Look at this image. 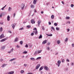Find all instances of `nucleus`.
<instances>
[{"label": "nucleus", "mask_w": 74, "mask_h": 74, "mask_svg": "<svg viewBox=\"0 0 74 74\" xmlns=\"http://www.w3.org/2000/svg\"><path fill=\"white\" fill-rule=\"evenodd\" d=\"M34 30H36V28H34Z\"/></svg>", "instance_id": "13d9d810"}, {"label": "nucleus", "mask_w": 74, "mask_h": 74, "mask_svg": "<svg viewBox=\"0 0 74 74\" xmlns=\"http://www.w3.org/2000/svg\"><path fill=\"white\" fill-rule=\"evenodd\" d=\"M10 61H11V62H12V61H13L12 59H11L10 60Z\"/></svg>", "instance_id": "69168bd1"}, {"label": "nucleus", "mask_w": 74, "mask_h": 74, "mask_svg": "<svg viewBox=\"0 0 74 74\" xmlns=\"http://www.w3.org/2000/svg\"><path fill=\"white\" fill-rule=\"evenodd\" d=\"M35 34H37V31L36 30V31L35 32Z\"/></svg>", "instance_id": "79ce46f5"}, {"label": "nucleus", "mask_w": 74, "mask_h": 74, "mask_svg": "<svg viewBox=\"0 0 74 74\" xmlns=\"http://www.w3.org/2000/svg\"><path fill=\"white\" fill-rule=\"evenodd\" d=\"M14 73V71H12L11 72H9L8 73V74H12L13 73Z\"/></svg>", "instance_id": "9d476101"}, {"label": "nucleus", "mask_w": 74, "mask_h": 74, "mask_svg": "<svg viewBox=\"0 0 74 74\" xmlns=\"http://www.w3.org/2000/svg\"><path fill=\"white\" fill-rule=\"evenodd\" d=\"M43 13H44V12L42 11L41 12V14H43Z\"/></svg>", "instance_id": "774afa93"}, {"label": "nucleus", "mask_w": 74, "mask_h": 74, "mask_svg": "<svg viewBox=\"0 0 74 74\" xmlns=\"http://www.w3.org/2000/svg\"><path fill=\"white\" fill-rule=\"evenodd\" d=\"M66 19H70V17H67L66 18Z\"/></svg>", "instance_id": "58836bf2"}, {"label": "nucleus", "mask_w": 74, "mask_h": 74, "mask_svg": "<svg viewBox=\"0 0 74 74\" xmlns=\"http://www.w3.org/2000/svg\"><path fill=\"white\" fill-rule=\"evenodd\" d=\"M54 26H57V25H58V24H57V23H54Z\"/></svg>", "instance_id": "2f4dec72"}, {"label": "nucleus", "mask_w": 74, "mask_h": 74, "mask_svg": "<svg viewBox=\"0 0 74 74\" xmlns=\"http://www.w3.org/2000/svg\"><path fill=\"white\" fill-rule=\"evenodd\" d=\"M2 16V14H0V17H1Z\"/></svg>", "instance_id": "052dcab7"}, {"label": "nucleus", "mask_w": 74, "mask_h": 74, "mask_svg": "<svg viewBox=\"0 0 74 74\" xmlns=\"http://www.w3.org/2000/svg\"><path fill=\"white\" fill-rule=\"evenodd\" d=\"M31 8H34V6L33 5H31V6H30Z\"/></svg>", "instance_id": "f3484780"}, {"label": "nucleus", "mask_w": 74, "mask_h": 74, "mask_svg": "<svg viewBox=\"0 0 74 74\" xmlns=\"http://www.w3.org/2000/svg\"><path fill=\"white\" fill-rule=\"evenodd\" d=\"M47 45H50V42H49L47 43Z\"/></svg>", "instance_id": "a18cd8bd"}, {"label": "nucleus", "mask_w": 74, "mask_h": 74, "mask_svg": "<svg viewBox=\"0 0 74 74\" xmlns=\"http://www.w3.org/2000/svg\"><path fill=\"white\" fill-rule=\"evenodd\" d=\"M71 7H74V5H73V4H71Z\"/></svg>", "instance_id": "4c0bfd02"}, {"label": "nucleus", "mask_w": 74, "mask_h": 74, "mask_svg": "<svg viewBox=\"0 0 74 74\" xmlns=\"http://www.w3.org/2000/svg\"><path fill=\"white\" fill-rule=\"evenodd\" d=\"M13 51H14V49H12L11 51V52H13Z\"/></svg>", "instance_id": "49530a36"}, {"label": "nucleus", "mask_w": 74, "mask_h": 74, "mask_svg": "<svg viewBox=\"0 0 74 74\" xmlns=\"http://www.w3.org/2000/svg\"><path fill=\"white\" fill-rule=\"evenodd\" d=\"M31 23H32V24H33V23H35V21H34V19H32L31 21Z\"/></svg>", "instance_id": "39448f33"}, {"label": "nucleus", "mask_w": 74, "mask_h": 74, "mask_svg": "<svg viewBox=\"0 0 74 74\" xmlns=\"http://www.w3.org/2000/svg\"><path fill=\"white\" fill-rule=\"evenodd\" d=\"M24 71L23 70H22L21 71V74H22L23 73H24Z\"/></svg>", "instance_id": "393cba45"}, {"label": "nucleus", "mask_w": 74, "mask_h": 74, "mask_svg": "<svg viewBox=\"0 0 74 74\" xmlns=\"http://www.w3.org/2000/svg\"><path fill=\"white\" fill-rule=\"evenodd\" d=\"M72 64V66H74V63H71Z\"/></svg>", "instance_id": "680f3d73"}, {"label": "nucleus", "mask_w": 74, "mask_h": 74, "mask_svg": "<svg viewBox=\"0 0 74 74\" xmlns=\"http://www.w3.org/2000/svg\"><path fill=\"white\" fill-rule=\"evenodd\" d=\"M25 7V4L23 3L21 5V8L22 9V10H23V8H24Z\"/></svg>", "instance_id": "f03ea898"}, {"label": "nucleus", "mask_w": 74, "mask_h": 74, "mask_svg": "<svg viewBox=\"0 0 74 74\" xmlns=\"http://www.w3.org/2000/svg\"><path fill=\"white\" fill-rule=\"evenodd\" d=\"M7 6V5H5L4 7H3L1 9V10H4V8H5V7H6V6Z\"/></svg>", "instance_id": "6ab92c4d"}, {"label": "nucleus", "mask_w": 74, "mask_h": 74, "mask_svg": "<svg viewBox=\"0 0 74 74\" xmlns=\"http://www.w3.org/2000/svg\"><path fill=\"white\" fill-rule=\"evenodd\" d=\"M27 74H33V73H28Z\"/></svg>", "instance_id": "5fc2aeb1"}, {"label": "nucleus", "mask_w": 74, "mask_h": 74, "mask_svg": "<svg viewBox=\"0 0 74 74\" xmlns=\"http://www.w3.org/2000/svg\"><path fill=\"white\" fill-rule=\"evenodd\" d=\"M66 61L67 62H69L70 60L69 59H67V60H66Z\"/></svg>", "instance_id": "ea45409f"}, {"label": "nucleus", "mask_w": 74, "mask_h": 74, "mask_svg": "<svg viewBox=\"0 0 74 74\" xmlns=\"http://www.w3.org/2000/svg\"><path fill=\"white\" fill-rule=\"evenodd\" d=\"M16 47H17V48H20V46L18 45H17L16 46Z\"/></svg>", "instance_id": "864d4df0"}, {"label": "nucleus", "mask_w": 74, "mask_h": 74, "mask_svg": "<svg viewBox=\"0 0 74 74\" xmlns=\"http://www.w3.org/2000/svg\"><path fill=\"white\" fill-rule=\"evenodd\" d=\"M67 32H69V31H70V29H67Z\"/></svg>", "instance_id": "bf43d9fd"}, {"label": "nucleus", "mask_w": 74, "mask_h": 74, "mask_svg": "<svg viewBox=\"0 0 74 74\" xmlns=\"http://www.w3.org/2000/svg\"><path fill=\"white\" fill-rule=\"evenodd\" d=\"M42 35H41L40 36H39V39H40V38H42Z\"/></svg>", "instance_id": "4be33fe9"}, {"label": "nucleus", "mask_w": 74, "mask_h": 74, "mask_svg": "<svg viewBox=\"0 0 74 74\" xmlns=\"http://www.w3.org/2000/svg\"><path fill=\"white\" fill-rule=\"evenodd\" d=\"M3 31V28L1 27L0 28V32H1Z\"/></svg>", "instance_id": "aec40b11"}, {"label": "nucleus", "mask_w": 74, "mask_h": 74, "mask_svg": "<svg viewBox=\"0 0 74 74\" xmlns=\"http://www.w3.org/2000/svg\"><path fill=\"white\" fill-rule=\"evenodd\" d=\"M25 47H28V45H26L25 46Z\"/></svg>", "instance_id": "4d7b16f0"}, {"label": "nucleus", "mask_w": 74, "mask_h": 74, "mask_svg": "<svg viewBox=\"0 0 74 74\" xmlns=\"http://www.w3.org/2000/svg\"><path fill=\"white\" fill-rule=\"evenodd\" d=\"M11 10H12V8H11V7H10L9 8L8 10L9 11H11Z\"/></svg>", "instance_id": "dca6fc26"}, {"label": "nucleus", "mask_w": 74, "mask_h": 74, "mask_svg": "<svg viewBox=\"0 0 74 74\" xmlns=\"http://www.w3.org/2000/svg\"><path fill=\"white\" fill-rule=\"evenodd\" d=\"M33 35H34V33H32L31 34V35L33 36Z\"/></svg>", "instance_id": "a19ab883"}, {"label": "nucleus", "mask_w": 74, "mask_h": 74, "mask_svg": "<svg viewBox=\"0 0 74 74\" xmlns=\"http://www.w3.org/2000/svg\"><path fill=\"white\" fill-rule=\"evenodd\" d=\"M31 60H34V58H31Z\"/></svg>", "instance_id": "c03bdc74"}, {"label": "nucleus", "mask_w": 74, "mask_h": 74, "mask_svg": "<svg viewBox=\"0 0 74 74\" xmlns=\"http://www.w3.org/2000/svg\"><path fill=\"white\" fill-rule=\"evenodd\" d=\"M60 41L58 40L57 41V44H60Z\"/></svg>", "instance_id": "7c9ffc66"}, {"label": "nucleus", "mask_w": 74, "mask_h": 74, "mask_svg": "<svg viewBox=\"0 0 74 74\" xmlns=\"http://www.w3.org/2000/svg\"><path fill=\"white\" fill-rule=\"evenodd\" d=\"M20 43L21 45H22V44H23V41H20Z\"/></svg>", "instance_id": "f704fd0d"}, {"label": "nucleus", "mask_w": 74, "mask_h": 74, "mask_svg": "<svg viewBox=\"0 0 74 74\" xmlns=\"http://www.w3.org/2000/svg\"><path fill=\"white\" fill-rule=\"evenodd\" d=\"M37 52H38V51H36L35 52V54H37Z\"/></svg>", "instance_id": "09e8293b"}, {"label": "nucleus", "mask_w": 74, "mask_h": 74, "mask_svg": "<svg viewBox=\"0 0 74 74\" xmlns=\"http://www.w3.org/2000/svg\"><path fill=\"white\" fill-rule=\"evenodd\" d=\"M40 66V64H38L36 66V69H38L39 68V67Z\"/></svg>", "instance_id": "20e7f679"}, {"label": "nucleus", "mask_w": 74, "mask_h": 74, "mask_svg": "<svg viewBox=\"0 0 74 74\" xmlns=\"http://www.w3.org/2000/svg\"><path fill=\"white\" fill-rule=\"evenodd\" d=\"M5 46H1V48L2 49H5Z\"/></svg>", "instance_id": "f8f14e48"}, {"label": "nucleus", "mask_w": 74, "mask_h": 74, "mask_svg": "<svg viewBox=\"0 0 74 74\" xmlns=\"http://www.w3.org/2000/svg\"><path fill=\"white\" fill-rule=\"evenodd\" d=\"M4 37V34H2L0 36V38H3Z\"/></svg>", "instance_id": "1a4fd4ad"}, {"label": "nucleus", "mask_w": 74, "mask_h": 74, "mask_svg": "<svg viewBox=\"0 0 74 74\" xmlns=\"http://www.w3.org/2000/svg\"><path fill=\"white\" fill-rule=\"evenodd\" d=\"M34 12H37L36 11V9H35L34 10Z\"/></svg>", "instance_id": "3c124183"}, {"label": "nucleus", "mask_w": 74, "mask_h": 74, "mask_svg": "<svg viewBox=\"0 0 74 74\" xmlns=\"http://www.w3.org/2000/svg\"><path fill=\"white\" fill-rule=\"evenodd\" d=\"M48 36H52V34H50V35H47V34H46Z\"/></svg>", "instance_id": "c756f323"}, {"label": "nucleus", "mask_w": 74, "mask_h": 74, "mask_svg": "<svg viewBox=\"0 0 74 74\" xmlns=\"http://www.w3.org/2000/svg\"><path fill=\"white\" fill-rule=\"evenodd\" d=\"M65 41L66 42V41H68V38H66L65 40Z\"/></svg>", "instance_id": "cd10ccee"}, {"label": "nucleus", "mask_w": 74, "mask_h": 74, "mask_svg": "<svg viewBox=\"0 0 74 74\" xmlns=\"http://www.w3.org/2000/svg\"><path fill=\"white\" fill-rule=\"evenodd\" d=\"M15 13H14V17H15Z\"/></svg>", "instance_id": "e2e57ef3"}, {"label": "nucleus", "mask_w": 74, "mask_h": 74, "mask_svg": "<svg viewBox=\"0 0 74 74\" xmlns=\"http://www.w3.org/2000/svg\"><path fill=\"white\" fill-rule=\"evenodd\" d=\"M36 1H37V0H34L33 1V3L34 4H36Z\"/></svg>", "instance_id": "a211bd4d"}, {"label": "nucleus", "mask_w": 74, "mask_h": 74, "mask_svg": "<svg viewBox=\"0 0 74 74\" xmlns=\"http://www.w3.org/2000/svg\"><path fill=\"white\" fill-rule=\"evenodd\" d=\"M6 65H7V64H2V67H4L5 66H6Z\"/></svg>", "instance_id": "2eb2a0df"}, {"label": "nucleus", "mask_w": 74, "mask_h": 74, "mask_svg": "<svg viewBox=\"0 0 74 74\" xmlns=\"http://www.w3.org/2000/svg\"><path fill=\"white\" fill-rule=\"evenodd\" d=\"M41 59V57H38L36 59V60H38V59Z\"/></svg>", "instance_id": "5701e85b"}, {"label": "nucleus", "mask_w": 74, "mask_h": 74, "mask_svg": "<svg viewBox=\"0 0 74 74\" xmlns=\"http://www.w3.org/2000/svg\"><path fill=\"white\" fill-rule=\"evenodd\" d=\"M44 67L43 66H41L40 69H39V71H41V70H42L43 69Z\"/></svg>", "instance_id": "4468645a"}, {"label": "nucleus", "mask_w": 74, "mask_h": 74, "mask_svg": "<svg viewBox=\"0 0 74 74\" xmlns=\"http://www.w3.org/2000/svg\"><path fill=\"white\" fill-rule=\"evenodd\" d=\"M62 4H64V1H62Z\"/></svg>", "instance_id": "8fccbe9b"}, {"label": "nucleus", "mask_w": 74, "mask_h": 74, "mask_svg": "<svg viewBox=\"0 0 74 74\" xmlns=\"http://www.w3.org/2000/svg\"><path fill=\"white\" fill-rule=\"evenodd\" d=\"M27 53V51H25L23 52V53L26 54V53Z\"/></svg>", "instance_id": "b1692460"}, {"label": "nucleus", "mask_w": 74, "mask_h": 74, "mask_svg": "<svg viewBox=\"0 0 74 74\" xmlns=\"http://www.w3.org/2000/svg\"><path fill=\"white\" fill-rule=\"evenodd\" d=\"M8 32H9V33H12V32H11L10 31H9Z\"/></svg>", "instance_id": "6e6d98bb"}, {"label": "nucleus", "mask_w": 74, "mask_h": 74, "mask_svg": "<svg viewBox=\"0 0 74 74\" xmlns=\"http://www.w3.org/2000/svg\"><path fill=\"white\" fill-rule=\"evenodd\" d=\"M62 63H63V62H64V59H62Z\"/></svg>", "instance_id": "c9c22d12"}, {"label": "nucleus", "mask_w": 74, "mask_h": 74, "mask_svg": "<svg viewBox=\"0 0 74 74\" xmlns=\"http://www.w3.org/2000/svg\"><path fill=\"white\" fill-rule=\"evenodd\" d=\"M42 29L43 30H44V27H42Z\"/></svg>", "instance_id": "0e129e2a"}, {"label": "nucleus", "mask_w": 74, "mask_h": 74, "mask_svg": "<svg viewBox=\"0 0 74 74\" xmlns=\"http://www.w3.org/2000/svg\"><path fill=\"white\" fill-rule=\"evenodd\" d=\"M10 20V17L8 16L7 17V21H9Z\"/></svg>", "instance_id": "9b49d317"}, {"label": "nucleus", "mask_w": 74, "mask_h": 74, "mask_svg": "<svg viewBox=\"0 0 74 74\" xmlns=\"http://www.w3.org/2000/svg\"><path fill=\"white\" fill-rule=\"evenodd\" d=\"M7 39H8V38L7 37L4 39H2L1 40V41H5V40H7Z\"/></svg>", "instance_id": "0eeeda50"}, {"label": "nucleus", "mask_w": 74, "mask_h": 74, "mask_svg": "<svg viewBox=\"0 0 74 74\" xmlns=\"http://www.w3.org/2000/svg\"><path fill=\"white\" fill-rule=\"evenodd\" d=\"M29 45L30 47H32V44H31V43H29Z\"/></svg>", "instance_id": "72a5a7b5"}, {"label": "nucleus", "mask_w": 74, "mask_h": 74, "mask_svg": "<svg viewBox=\"0 0 74 74\" xmlns=\"http://www.w3.org/2000/svg\"><path fill=\"white\" fill-rule=\"evenodd\" d=\"M54 15H51V18L52 19H54Z\"/></svg>", "instance_id": "ddd939ff"}, {"label": "nucleus", "mask_w": 74, "mask_h": 74, "mask_svg": "<svg viewBox=\"0 0 74 74\" xmlns=\"http://www.w3.org/2000/svg\"><path fill=\"white\" fill-rule=\"evenodd\" d=\"M51 29H53V30H55V28H54V27H51Z\"/></svg>", "instance_id": "473e14b6"}, {"label": "nucleus", "mask_w": 74, "mask_h": 74, "mask_svg": "<svg viewBox=\"0 0 74 74\" xmlns=\"http://www.w3.org/2000/svg\"><path fill=\"white\" fill-rule=\"evenodd\" d=\"M41 23V21H38V25L39 26L40 24Z\"/></svg>", "instance_id": "412c9836"}, {"label": "nucleus", "mask_w": 74, "mask_h": 74, "mask_svg": "<svg viewBox=\"0 0 74 74\" xmlns=\"http://www.w3.org/2000/svg\"><path fill=\"white\" fill-rule=\"evenodd\" d=\"M47 40H45V41H43L42 42V44H46V43H47Z\"/></svg>", "instance_id": "6e6552de"}, {"label": "nucleus", "mask_w": 74, "mask_h": 74, "mask_svg": "<svg viewBox=\"0 0 74 74\" xmlns=\"http://www.w3.org/2000/svg\"><path fill=\"white\" fill-rule=\"evenodd\" d=\"M23 28L22 27L21 28L19 29V30H23Z\"/></svg>", "instance_id": "37998d69"}, {"label": "nucleus", "mask_w": 74, "mask_h": 74, "mask_svg": "<svg viewBox=\"0 0 74 74\" xmlns=\"http://www.w3.org/2000/svg\"><path fill=\"white\" fill-rule=\"evenodd\" d=\"M27 27L28 28H30V27H31V26H30V25H28L27 26Z\"/></svg>", "instance_id": "c85d7f7f"}, {"label": "nucleus", "mask_w": 74, "mask_h": 74, "mask_svg": "<svg viewBox=\"0 0 74 74\" xmlns=\"http://www.w3.org/2000/svg\"><path fill=\"white\" fill-rule=\"evenodd\" d=\"M44 69L45 70H47V71H48L49 70V68L47 67V66H44Z\"/></svg>", "instance_id": "f257e3e1"}, {"label": "nucleus", "mask_w": 74, "mask_h": 74, "mask_svg": "<svg viewBox=\"0 0 74 74\" xmlns=\"http://www.w3.org/2000/svg\"><path fill=\"white\" fill-rule=\"evenodd\" d=\"M41 52H42V50H39L38 51V53H41Z\"/></svg>", "instance_id": "bb28decb"}, {"label": "nucleus", "mask_w": 74, "mask_h": 74, "mask_svg": "<svg viewBox=\"0 0 74 74\" xmlns=\"http://www.w3.org/2000/svg\"><path fill=\"white\" fill-rule=\"evenodd\" d=\"M24 66H25V67H26L27 66V64H24Z\"/></svg>", "instance_id": "de8ad7c7"}, {"label": "nucleus", "mask_w": 74, "mask_h": 74, "mask_svg": "<svg viewBox=\"0 0 74 74\" xmlns=\"http://www.w3.org/2000/svg\"><path fill=\"white\" fill-rule=\"evenodd\" d=\"M72 46L73 47H74V44H73L72 45Z\"/></svg>", "instance_id": "603ef678"}, {"label": "nucleus", "mask_w": 74, "mask_h": 74, "mask_svg": "<svg viewBox=\"0 0 74 74\" xmlns=\"http://www.w3.org/2000/svg\"><path fill=\"white\" fill-rule=\"evenodd\" d=\"M18 38H16L15 40V41H18Z\"/></svg>", "instance_id": "a878e982"}, {"label": "nucleus", "mask_w": 74, "mask_h": 74, "mask_svg": "<svg viewBox=\"0 0 74 74\" xmlns=\"http://www.w3.org/2000/svg\"><path fill=\"white\" fill-rule=\"evenodd\" d=\"M56 30H59V28H58V27H56Z\"/></svg>", "instance_id": "e433bc0d"}, {"label": "nucleus", "mask_w": 74, "mask_h": 74, "mask_svg": "<svg viewBox=\"0 0 74 74\" xmlns=\"http://www.w3.org/2000/svg\"><path fill=\"white\" fill-rule=\"evenodd\" d=\"M16 24L15 23L13 24L12 25V27L13 29H14L15 28V26Z\"/></svg>", "instance_id": "423d86ee"}, {"label": "nucleus", "mask_w": 74, "mask_h": 74, "mask_svg": "<svg viewBox=\"0 0 74 74\" xmlns=\"http://www.w3.org/2000/svg\"><path fill=\"white\" fill-rule=\"evenodd\" d=\"M49 25H51V23L50 22H49Z\"/></svg>", "instance_id": "338daca9"}, {"label": "nucleus", "mask_w": 74, "mask_h": 74, "mask_svg": "<svg viewBox=\"0 0 74 74\" xmlns=\"http://www.w3.org/2000/svg\"><path fill=\"white\" fill-rule=\"evenodd\" d=\"M58 64H57V65H58V67H59L60 66V63H61V62H60V61L58 60Z\"/></svg>", "instance_id": "7ed1b4c3"}]
</instances>
